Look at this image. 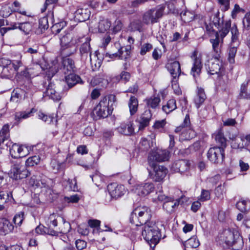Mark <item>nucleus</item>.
<instances>
[{
  "label": "nucleus",
  "mask_w": 250,
  "mask_h": 250,
  "mask_svg": "<svg viewBox=\"0 0 250 250\" xmlns=\"http://www.w3.org/2000/svg\"><path fill=\"white\" fill-rule=\"evenodd\" d=\"M167 67L172 77L173 82H176L181 72L180 64L178 61L168 63Z\"/></svg>",
  "instance_id": "16"
},
{
  "label": "nucleus",
  "mask_w": 250,
  "mask_h": 250,
  "mask_svg": "<svg viewBox=\"0 0 250 250\" xmlns=\"http://www.w3.org/2000/svg\"><path fill=\"white\" fill-rule=\"evenodd\" d=\"M231 23L230 20L225 23L221 29L215 31V38H211L209 40V42L212 44V51L215 53V56H219L224 39L229 32Z\"/></svg>",
  "instance_id": "4"
},
{
  "label": "nucleus",
  "mask_w": 250,
  "mask_h": 250,
  "mask_svg": "<svg viewBox=\"0 0 250 250\" xmlns=\"http://www.w3.org/2000/svg\"><path fill=\"white\" fill-rule=\"evenodd\" d=\"M107 190L111 198L117 199L122 196L126 190L124 186L116 183H111L107 186Z\"/></svg>",
  "instance_id": "13"
},
{
  "label": "nucleus",
  "mask_w": 250,
  "mask_h": 250,
  "mask_svg": "<svg viewBox=\"0 0 250 250\" xmlns=\"http://www.w3.org/2000/svg\"><path fill=\"white\" fill-rule=\"evenodd\" d=\"M181 199L174 200L173 198L169 197L163 204V208L168 213H171L174 211L175 208L180 204Z\"/></svg>",
  "instance_id": "20"
},
{
  "label": "nucleus",
  "mask_w": 250,
  "mask_h": 250,
  "mask_svg": "<svg viewBox=\"0 0 250 250\" xmlns=\"http://www.w3.org/2000/svg\"><path fill=\"white\" fill-rule=\"evenodd\" d=\"M28 171L25 167L19 168L17 171H12L11 172V177L15 180L21 179L25 178L29 175Z\"/></svg>",
  "instance_id": "32"
},
{
  "label": "nucleus",
  "mask_w": 250,
  "mask_h": 250,
  "mask_svg": "<svg viewBox=\"0 0 250 250\" xmlns=\"http://www.w3.org/2000/svg\"><path fill=\"white\" fill-rule=\"evenodd\" d=\"M16 159L14 160L11 161L12 168L11 172L12 171H17L18 170H19V168L21 167H25L21 163V160L20 158H15Z\"/></svg>",
  "instance_id": "49"
},
{
  "label": "nucleus",
  "mask_w": 250,
  "mask_h": 250,
  "mask_svg": "<svg viewBox=\"0 0 250 250\" xmlns=\"http://www.w3.org/2000/svg\"><path fill=\"white\" fill-rule=\"evenodd\" d=\"M152 49V45L151 44L149 43H144L141 47L140 54L141 55H144Z\"/></svg>",
  "instance_id": "62"
},
{
  "label": "nucleus",
  "mask_w": 250,
  "mask_h": 250,
  "mask_svg": "<svg viewBox=\"0 0 250 250\" xmlns=\"http://www.w3.org/2000/svg\"><path fill=\"white\" fill-rule=\"evenodd\" d=\"M118 132L125 135H130L134 132V128L131 122L122 124L117 128Z\"/></svg>",
  "instance_id": "27"
},
{
  "label": "nucleus",
  "mask_w": 250,
  "mask_h": 250,
  "mask_svg": "<svg viewBox=\"0 0 250 250\" xmlns=\"http://www.w3.org/2000/svg\"><path fill=\"white\" fill-rule=\"evenodd\" d=\"M160 102V99L158 97H150L146 100V104L149 107L155 108L157 107Z\"/></svg>",
  "instance_id": "45"
},
{
  "label": "nucleus",
  "mask_w": 250,
  "mask_h": 250,
  "mask_svg": "<svg viewBox=\"0 0 250 250\" xmlns=\"http://www.w3.org/2000/svg\"><path fill=\"white\" fill-rule=\"evenodd\" d=\"M237 52V47L235 46H230L229 50L228 61L230 63L235 62V57Z\"/></svg>",
  "instance_id": "48"
},
{
  "label": "nucleus",
  "mask_w": 250,
  "mask_h": 250,
  "mask_svg": "<svg viewBox=\"0 0 250 250\" xmlns=\"http://www.w3.org/2000/svg\"><path fill=\"white\" fill-rule=\"evenodd\" d=\"M14 226L7 219H3L0 221V235H4L13 231Z\"/></svg>",
  "instance_id": "23"
},
{
  "label": "nucleus",
  "mask_w": 250,
  "mask_h": 250,
  "mask_svg": "<svg viewBox=\"0 0 250 250\" xmlns=\"http://www.w3.org/2000/svg\"><path fill=\"white\" fill-rule=\"evenodd\" d=\"M177 108L176 100L172 99L168 100L166 104L163 106V110L168 114Z\"/></svg>",
  "instance_id": "38"
},
{
  "label": "nucleus",
  "mask_w": 250,
  "mask_h": 250,
  "mask_svg": "<svg viewBox=\"0 0 250 250\" xmlns=\"http://www.w3.org/2000/svg\"><path fill=\"white\" fill-rule=\"evenodd\" d=\"M220 244H225L233 250H240L244 246V241L239 231L235 229H225L219 236Z\"/></svg>",
  "instance_id": "2"
},
{
  "label": "nucleus",
  "mask_w": 250,
  "mask_h": 250,
  "mask_svg": "<svg viewBox=\"0 0 250 250\" xmlns=\"http://www.w3.org/2000/svg\"><path fill=\"white\" fill-rule=\"evenodd\" d=\"M38 117L39 119L48 124L52 123L54 119L53 115L48 116L42 111H39L38 112Z\"/></svg>",
  "instance_id": "52"
},
{
  "label": "nucleus",
  "mask_w": 250,
  "mask_h": 250,
  "mask_svg": "<svg viewBox=\"0 0 250 250\" xmlns=\"http://www.w3.org/2000/svg\"><path fill=\"white\" fill-rule=\"evenodd\" d=\"M152 114L150 110H146L141 116L139 119V129H142L147 126L151 118Z\"/></svg>",
  "instance_id": "26"
},
{
  "label": "nucleus",
  "mask_w": 250,
  "mask_h": 250,
  "mask_svg": "<svg viewBox=\"0 0 250 250\" xmlns=\"http://www.w3.org/2000/svg\"><path fill=\"white\" fill-rule=\"evenodd\" d=\"M54 85V84L49 83L45 91L44 92L43 95L49 97L54 101H59L61 100V97L59 93L55 90Z\"/></svg>",
  "instance_id": "24"
},
{
  "label": "nucleus",
  "mask_w": 250,
  "mask_h": 250,
  "mask_svg": "<svg viewBox=\"0 0 250 250\" xmlns=\"http://www.w3.org/2000/svg\"><path fill=\"white\" fill-rule=\"evenodd\" d=\"M36 111L34 108L30 111H25L22 112H16L15 113V119L17 121H20L21 119H27L32 115V114Z\"/></svg>",
  "instance_id": "37"
},
{
  "label": "nucleus",
  "mask_w": 250,
  "mask_h": 250,
  "mask_svg": "<svg viewBox=\"0 0 250 250\" xmlns=\"http://www.w3.org/2000/svg\"><path fill=\"white\" fill-rule=\"evenodd\" d=\"M154 184L152 183H142L137 185L135 188V192L139 196H146L153 191Z\"/></svg>",
  "instance_id": "15"
},
{
  "label": "nucleus",
  "mask_w": 250,
  "mask_h": 250,
  "mask_svg": "<svg viewBox=\"0 0 250 250\" xmlns=\"http://www.w3.org/2000/svg\"><path fill=\"white\" fill-rule=\"evenodd\" d=\"M13 200L11 191H0V204H5Z\"/></svg>",
  "instance_id": "40"
},
{
  "label": "nucleus",
  "mask_w": 250,
  "mask_h": 250,
  "mask_svg": "<svg viewBox=\"0 0 250 250\" xmlns=\"http://www.w3.org/2000/svg\"><path fill=\"white\" fill-rule=\"evenodd\" d=\"M218 56H215L213 61L209 62L208 64V70L209 74L214 75L215 74H221L223 68L221 66V63L218 59Z\"/></svg>",
  "instance_id": "18"
},
{
  "label": "nucleus",
  "mask_w": 250,
  "mask_h": 250,
  "mask_svg": "<svg viewBox=\"0 0 250 250\" xmlns=\"http://www.w3.org/2000/svg\"><path fill=\"white\" fill-rule=\"evenodd\" d=\"M224 150L223 147L217 146L211 147L207 153L208 158L212 163H222L225 158Z\"/></svg>",
  "instance_id": "10"
},
{
  "label": "nucleus",
  "mask_w": 250,
  "mask_h": 250,
  "mask_svg": "<svg viewBox=\"0 0 250 250\" xmlns=\"http://www.w3.org/2000/svg\"><path fill=\"white\" fill-rule=\"evenodd\" d=\"M72 36L70 34L67 33L65 35L60 37L61 45H68L72 43L71 42Z\"/></svg>",
  "instance_id": "55"
},
{
  "label": "nucleus",
  "mask_w": 250,
  "mask_h": 250,
  "mask_svg": "<svg viewBox=\"0 0 250 250\" xmlns=\"http://www.w3.org/2000/svg\"><path fill=\"white\" fill-rule=\"evenodd\" d=\"M186 246L187 247L189 246L192 248H196L199 247L200 245L199 241L196 238L193 237L189 239L186 242Z\"/></svg>",
  "instance_id": "56"
},
{
  "label": "nucleus",
  "mask_w": 250,
  "mask_h": 250,
  "mask_svg": "<svg viewBox=\"0 0 250 250\" xmlns=\"http://www.w3.org/2000/svg\"><path fill=\"white\" fill-rule=\"evenodd\" d=\"M62 63L63 72L65 75L74 72L75 65L73 60L70 58H62Z\"/></svg>",
  "instance_id": "25"
},
{
  "label": "nucleus",
  "mask_w": 250,
  "mask_h": 250,
  "mask_svg": "<svg viewBox=\"0 0 250 250\" xmlns=\"http://www.w3.org/2000/svg\"><path fill=\"white\" fill-rule=\"evenodd\" d=\"M77 47L74 43L68 45H62L61 48V55L62 58H68L67 57L75 53Z\"/></svg>",
  "instance_id": "22"
},
{
  "label": "nucleus",
  "mask_w": 250,
  "mask_h": 250,
  "mask_svg": "<svg viewBox=\"0 0 250 250\" xmlns=\"http://www.w3.org/2000/svg\"><path fill=\"white\" fill-rule=\"evenodd\" d=\"M250 201L241 199L236 204L237 208L241 212H245L250 209Z\"/></svg>",
  "instance_id": "39"
},
{
  "label": "nucleus",
  "mask_w": 250,
  "mask_h": 250,
  "mask_svg": "<svg viewBox=\"0 0 250 250\" xmlns=\"http://www.w3.org/2000/svg\"><path fill=\"white\" fill-rule=\"evenodd\" d=\"M19 30L24 35H29L32 32L33 24L32 22L28 21L21 22Z\"/></svg>",
  "instance_id": "36"
},
{
  "label": "nucleus",
  "mask_w": 250,
  "mask_h": 250,
  "mask_svg": "<svg viewBox=\"0 0 250 250\" xmlns=\"http://www.w3.org/2000/svg\"><path fill=\"white\" fill-rule=\"evenodd\" d=\"M49 27L48 17L44 16L41 18L39 20V27L42 30H45Z\"/></svg>",
  "instance_id": "53"
},
{
  "label": "nucleus",
  "mask_w": 250,
  "mask_h": 250,
  "mask_svg": "<svg viewBox=\"0 0 250 250\" xmlns=\"http://www.w3.org/2000/svg\"><path fill=\"white\" fill-rule=\"evenodd\" d=\"M24 219V213L21 211L16 214L13 218V221L17 226H20Z\"/></svg>",
  "instance_id": "46"
},
{
  "label": "nucleus",
  "mask_w": 250,
  "mask_h": 250,
  "mask_svg": "<svg viewBox=\"0 0 250 250\" xmlns=\"http://www.w3.org/2000/svg\"><path fill=\"white\" fill-rule=\"evenodd\" d=\"M191 58L193 60V65L191 74L195 78L199 75L202 68L201 57L200 55L198 56L197 52L195 51L191 56Z\"/></svg>",
  "instance_id": "14"
},
{
  "label": "nucleus",
  "mask_w": 250,
  "mask_h": 250,
  "mask_svg": "<svg viewBox=\"0 0 250 250\" xmlns=\"http://www.w3.org/2000/svg\"><path fill=\"white\" fill-rule=\"evenodd\" d=\"M249 81L247 83H244L242 84L240 88V92L239 96L241 98L250 99V93L247 92V86L249 83Z\"/></svg>",
  "instance_id": "43"
},
{
  "label": "nucleus",
  "mask_w": 250,
  "mask_h": 250,
  "mask_svg": "<svg viewBox=\"0 0 250 250\" xmlns=\"http://www.w3.org/2000/svg\"><path fill=\"white\" fill-rule=\"evenodd\" d=\"M2 73L4 76L7 77L11 76L14 73V69L12 68L10 63L2 68Z\"/></svg>",
  "instance_id": "58"
},
{
  "label": "nucleus",
  "mask_w": 250,
  "mask_h": 250,
  "mask_svg": "<svg viewBox=\"0 0 250 250\" xmlns=\"http://www.w3.org/2000/svg\"><path fill=\"white\" fill-rule=\"evenodd\" d=\"M9 137V125L8 124H5L0 130V148L2 147V145L8 141Z\"/></svg>",
  "instance_id": "31"
},
{
  "label": "nucleus",
  "mask_w": 250,
  "mask_h": 250,
  "mask_svg": "<svg viewBox=\"0 0 250 250\" xmlns=\"http://www.w3.org/2000/svg\"><path fill=\"white\" fill-rule=\"evenodd\" d=\"M229 138L232 140L231 143V147L234 149L245 148L249 150V145L247 143H245L244 136L238 137L237 135H232L229 136Z\"/></svg>",
  "instance_id": "17"
},
{
  "label": "nucleus",
  "mask_w": 250,
  "mask_h": 250,
  "mask_svg": "<svg viewBox=\"0 0 250 250\" xmlns=\"http://www.w3.org/2000/svg\"><path fill=\"white\" fill-rule=\"evenodd\" d=\"M80 198L78 194H74L70 196H65L64 200L67 203H76L79 202Z\"/></svg>",
  "instance_id": "61"
},
{
  "label": "nucleus",
  "mask_w": 250,
  "mask_h": 250,
  "mask_svg": "<svg viewBox=\"0 0 250 250\" xmlns=\"http://www.w3.org/2000/svg\"><path fill=\"white\" fill-rule=\"evenodd\" d=\"M67 74V75L65 77V79L69 87H72L77 83H82L83 82L81 78L78 75L73 73V72Z\"/></svg>",
  "instance_id": "29"
},
{
  "label": "nucleus",
  "mask_w": 250,
  "mask_h": 250,
  "mask_svg": "<svg viewBox=\"0 0 250 250\" xmlns=\"http://www.w3.org/2000/svg\"><path fill=\"white\" fill-rule=\"evenodd\" d=\"M167 124L166 120L156 121L154 124L153 127L155 129L162 131Z\"/></svg>",
  "instance_id": "57"
},
{
  "label": "nucleus",
  "mask_w": 250,
  "mask_h": 250,
  "mask_svg": "<svg viewBox=\"0 0 250 250\" xmlns=\"http://www.w3.org/2000/svg\"><path fill=\"white\" fill-rule=\"evenodd\" d=\"M79 42H84L81 45L79 48L80 55L82 61L85 62L87 60L90 62L91 66L93 71H96L99 69L102 64V60L99 59L98 55L100 54L98 51L95 52L91 57V48L90 45V39L86 37H82Z\"/></svg>",
  "instance_id": "1"
},
{
  "label": "nucleus",
  "mask_w": 250,
  "mask_h": 250,
  "mask_svg": "<svg viewBox=\"0 0 250 250\" xmlns=\"http://www.w3.org/2000/svg\"><path fill=\"white\" fill-rule=\"evenodd\" d=\"M40 162V157L39 156H33L29 157L25 161L26 167H34L37 165Z\"/></svg>",
  "instance_id": "44"
},
{
  "label": "nucleus",
  "mask_w": 250,
  "mask_h": 250,
  "mask_svg": "<svg viewBox=\"0 0 250 250\" xmlns=\"http://www.w3.org/2000/svg\"><path fill=\"white\" fill-rule=\"evenodd\" d=\"M169 152L166 149H157L151 151L148 157L147 162L149 166L157 164L156 162L167 161L169 159Z\"/></svg>",
  "instance_id": "7"
},
{
  "label": "nucleus",
  "mask_w": 250,
  "mask_h": 250,
  "mask_svg": "<svg viewBox=\"0 0 250 250\" xmlns=\"http://www.w3.org/2000/svg\"><path fill=\"white\" fill-rule=\"evenodd\" d=\"M90 15V11L88 8H79L75 13V19L79 22H83L88 20Z\"/></svg>",
  "instance_id": "21"
},
{
  "label": "nucleus",
  "mask_w": 250,
  "mask_h": 250,
  "mask_svg": "<svg viewBox=\"0 0 250 250\" xmlns=\"http://www.w3.org/2000/svg\"><path fill=\"white\" fill-rule=\"evenodd\" d=\"M228 21H224L223 19H221L219 17V12H218L216 14L212 15L208 21L205 22L206 30L208 33L213 32L214 31L213 26L218 29L219 28L221 29L225 23Z\"/></svg>",
  "instance_id": "11"
},
{
  "label": "nucleus",
  "mask_w": 250,
  "mask_h": 250,
  "mask_svg": "<svg viewBox=\"0 0 250 250\" xmlns=\"http://www.w3.org/2000/svg\"><path fill=\"white\" fill-rule=\"evenodd\" d=\"M39 45L38 43H35L32 46H26L24 47V51L26 53L30 54H35L38 52Z\"/></svg>",
  "instance_id": "47"
},
{
  "label": "nucleus",
  "mask_w": 250,
  "mask_h": 250,
  "mask_svg": "<svg viewBox=\"0 0 250 250\" xmlns=\"http://www.w3.org/2000/svg\"><path fill=\"white\" fill-rule=\"evenodd\" d=\"M164 9V7L160 6L147 11L143 16V22L146 24L157 22L162 17Z\"/></svg>",
  "instance_id": "9"
},
{
  "label": "nucleus",
  "mask_w": 250,
  "mask_h": 250,
  "mask_svg": "<svg viewBox=\"0 0 250 250\" xmlns=\"http://www.w3.org/2000/svg\"><path fill=\"white\" fill-rule=\"evenodd\" d=\"M111 25V23L110 21L101 18L98 23V31L101 33H104L110 28Z\"/></svg>",
  "instance_id": "35"
},
{
  "label": "nucleus",
  "mask_w": 250,
  "mask_h": 250,
  "mask_svg": "<svg viewBox=\"0 0 250 250\" xmlns=\"http://www.w3.org/2000/svg\"><path fill=\"white\" fill-rule=\"evenodd\" d=\"M206 99V95L205 94L204 90L202 88H197L196 95L195 96L194 102L196 107L199 108L200 106L204 103Z\"/></svg>",
  "instance_id": "28"
},
{
  "label": "nucleus",
  "mask_w": 250,
  "mask_h": 250,
  "mask_svg": "<svg viewBox=\"0 0 250 250\" xmlns=\"http://www.w3.org/2000/svg\"><path fill=\"white\" fill-rule=\"evenodd\" d=\"M142 235L152 248H154L158 243L161 236L159 229L156 224L153 222H149L144 226Z\"/></svg>",
  "instance_id": "3"
},
{
  "label": "nucleus",
  "mask_w": 250,
  "mask_h": 250,
  "mask_svg": "<svg viewBox=\"0 0 250 250\" xmlns=\"http://www.w3.org/2000/svg\"><path fill=\"white\" fill-rule=\"evenodd\" d=\"M66 26V22L62 21L54 24L52 26V31L55 34H58L62 30V29Z\"/></svg>",
  "instance_id": "51"
},
{
  "label": "nucleus",
  "mask_w": 250,
  "mask_h": 250,
  "mask_svg": "<svg viewBox=\"0 0 250 250\" xmlns=\"http://www.w3.org/2000/svg\"><path fill=\"white\" fill-rule=\"evenodd\" d=\"M243 27L247 30L250 29V11L246 14L243 20Z\"/></svg>",
  "instance_id": "59"
},
{
  "label": "nucleus",
  "mask_w": 250,
  "mask_h": 250,
  "mask_svg": "<svg viewBox=\"0 0 250 250\" xmlns=\"http://www.w3.org/2000/svg\"><path fill=\"white\" fill-rule=\"evenodd\" d=\"M92 181L97 187H100L104 181V177L100 173H96L94 175H90Z\"/></svg>",
  "instance_id": "50"
},
{
  "label": "nucleus",
  "mask_w": 250,
  "mask_h": 250,
  "mask_svg": "<svg viewBox=\"0 0 250 250\" xmlns=\"http://www.w3.org/2000/svg\"><path fill=\"white\" fill-rule=\"evenodd\" d=\"M61 223L62 224V225L59 227L57 230H51L48 233L51 235L57 236L59 232L64 234L69 232L71 229L70 223L65 221L64 218L63 221Z\"/></svg>",
  "instance_id": "30"
},
{
  "label": "nucleus",
  "mask_w": 250,
  "mask_h": 250,
  "mask_svg": "<svg viewBox=\"0 0 250 250\" xmlns=\"http://www.w3.org/2000/svg\"><path fill=\"white\" fill-rule=\"evenodd\" d=\"M151 218V211L147 207H139L135 208L131 214L130 222L136 226L146 225Z\"/></svg>",
  "instance_id": "5"
},
{
  "label": "nucleus",
  "mask_w": 250,
  "mask_h": 250,
  "mask_svg": "<svg viewBox=\"0 0 250 250\" xmlns=\"http://www.w3.org/2000/svg\"><path fill=\"white\" fill-rule=\"evenodd\" d=\"M130 52L126 48L124 47H120L118 52L112 54L106 53L104 59L108 57L111 59L119 58L122 60H126L129 57Z\"/></svg>",
  "instance_id": "19"
},
{
  "label": "nucleus",
  "mask_w": 250,
  "mask_h": 250,
  "mask_svg": "<svg viewBox=\"0 0 250 250\" xmlns=\"http://www.w3.org/2000/svg\"><path fill=\"white\" fill-rule=\"evenodd\" d=\"M129 112L131 115H134L138 110V101L137 99L133 96H131L128 103Z\"/></svg>",
  "instance_id": "34"
},
{
  "label": "nucleus",
  "mask_w": 250,
  "mask_h": 250,
  "mask_svg": "<svg viewBox=\"0 0 250 250\" xmlns=\"http://www.w3.org/2000/svg\"><path fill=\"white\" fill-rule=\"evenodd\" d=\"M29 153L28 148L24 145L13 144L10 148V154L14 158L25 157Z\"/></svg>",
  "instance_id": "12"
},
{
  "label": "nucleus",
  "mask_w": 250,
  "mask_h": 250,
  "mask_svg": "<svg viewBox=\"0 0 250 250\" xmlns=\"http://www.w3.org/2000/svg\"><path fill=\"white\" fill-rule=\"evenodd\" d=\"M12 10L9 5H5L1 7L0 9V16L3 18H7L11 14Z\"/></svg>",
  "instance_id": "54"
},
{
  "label": "nucleus",
  "mask_w": 250,
  "mask_h": 250,
  "mask_svg": "<svg viewBox=\"0 0 250 250\" xmlns=\"http://www.w3.org/2000/svg\"><path fill=\"white\" fill-rule=\"evenodd\" d=\"M88 225L92 228H94V231L99 232L100 229V221L98 220H89L88 222Z\"/></svg>",
  "instance_id": "60"
},
{
  "label": "nucleus",
  "mask_w": 250,
  "mask_h": 250,
  "mask_svg": "<svg viewBox=\"0 0 250 250\" xmlns=\"http://www.w3.org/2000/svg\"><path fill=\"white\" fill-rule=\"evenodd\" d=\"M48 221L49 227H56L57 226L58 223H61L63 221V218L53 214L50 215Z\"/></svg>",
  "instance_id": "41"
},
{
  "label": "nucleus",
  "mask_w": 250,
  "mask_h": 250,
  "mask_svg": "<svg viewBox=\"0 0 250 250\" xmlns=\"http://www.w3.org/2000/svg\"><path fill=\"white\" fill-rule=\"evenodd\" d=\"M24 88V90L25 91L27 97H28V95H32L35 91V87L30 83H28L27 85H25Z\"/></svg>",
  "instance_id": "63"
},
{
  "label": "nucleus",
  "mask_w": 250,
  "mask_h": 250,
  "mask_svg": "<svg viewBox=\"0 0 250 250\" xmlns=\"http://www.w3.org/2000/svg\"><path fill=\"white\" fill-rule=\"evenodd\" d=\"M225 188L224 186H222L221 185H219L215 190V194L216 196L219 199L223 198V194L225 192L224 191Z\"/></svg>",
  "instance_id": "64"
},
{
  "label": "nucleus",
  "mask_w": 250,
  "mask_h": 250,
  "mask_svg": "<svg viewBox=\"0 0 250 250\" xmlns=\"http://www.w3.org/2000/svg\"><path fill=\"white\" fill-rule=\"evenodd\" d=\"M230 30L231 33L232 43H236V45H238L239 33L236 25L234 24L231 27H230L229 31Z\"/></svg>",
  "instance_id": "42"
},
{
  "label": "nucleus",
  "mask_w": 250,
  "mask_h": 250,
  "mask_svg": "<svg viewBox=\"0 0 250 250\" xmlns=\"http://www.w3.org/2000/svg\"><path fill=\"white\" fill-rule=\"evenodd\" d=\"M111 113L109 108V100L106 97L103 98L94 108L92 115L94 120L107 117Z\"/></svg>",
  "instance_id": "6"
},
{
  "label": "nucleus",
  "mask_w": 250,
  "mask_h": 250,
  "mask_svg": "<svg viewBox=\"0 0 250 250\" xmlns=\"http://www.w3.org/2000/svg\"><path fill=\"white\" fill-rule=\"evenodd\" d=\"M149 167L152 169H147L150 178L155 182L162 181L167 173V169L165 167L157 164Z\"/></svg>",
  "instance_id": "8"
},
{
  "label": "nucleus",
  "mask_w": 250,
  "mask_h": 250,
  "mask_svg": "<svg viewBox=\"0 0 250 250\" xmlns=\"http://www.w3.org/2000/svg\"><path fill=\"white\" fill-rule=\"evenodd\" d=\"M216 142L218 144L217 147H223L225 149L226 147V139L224 137V133L221 130H219L214 134Z\"/></svg>",
  "instance_id": "33"
}]
</instances>
